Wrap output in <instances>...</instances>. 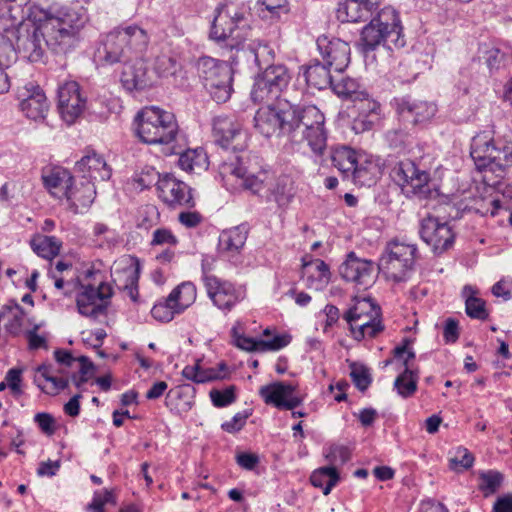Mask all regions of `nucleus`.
<instances>
[{"label": "nucleus", "mask_w": 512, "mask_h": 512, "mask_svg": "<svg viewBox=\"0 0 512 512\" xmlns=\"http://www.w3.org/2000/svg\"><path fill=\"white\" fill-rule=\"evenodd\" d=\"M30 244L32 250L44 259H52L57 256L62 246L61 241L55 236L42 234L35 235Z\"/></svg>", "instance_id": "obj_37"}, {"label": "nucleus", "mask_w": 512, "mask_h": 512, "mask_svg": "<svg viewBox=\"0 0 512 512\" xmlns=\"http://www.w3.org/2000/svg\"><path fill=\"white\" fill-rule=\"evenodd\" d=\"M295 387L284 382H275L262 386L259 390L260 396L266 404L274 405L279 409L292 410L301 404V399L293 396Z\"/></svg>", "instance_id": "obj_22"}, {"label": "nucleus", "mask_w": 512, "mask_h": 512, "mask_svg": "<svg viewBox=\"0 0 512 512\" xmlns=\"http://www.w3.org/2000/svg\"><path fill=\"white\" fill-rule=\"evenodd\" d=\"M17 97L20 109L31 120H43L49 110V103L43 90L33 83L18 89Z\"/></svg>", "instance_id": "obj_20"}, {"label": "nucleus", "mask_w": 512, "mask_h": 512, "mask_svg": "<svg viewBox=\"0 0 512 512\" xmlns=\"http://www.w3.org/2000/svg\"><path fill=\"white\" fill-rule=\"evenodd\" d=\"M196 299V286L192 282H183L174 288L169 294V301L175 302L176 307L182 312Z\"/></svg>", "instance_id": "obj_43"}, {"label": "nucleus", "mask_w": 512, "mask_h": 512, "mask_svg": "<svg viewBox=\"0 0 512 512\" xmlns=\"http://www.w3.org/2000/svg\"><path fill=\"white\" fill-rule=\"evenodd\" d=\"M220 174L224 177L234 176L240 180L239 185L244 189L251 191L256 194L263 188V181L255 175H246V169L242 166L241 158L235 156V161L224 162L220 167Z\"/></svg>", "instance_id": "obj_31"}, {"label": "nucleus", "mask_w": 512, "mask_h": 512, "mask_svg": "<svg viewBox=\"0 0 512 512\" xmlns=\"http://www.w3.org/2000/svg\"><path fill=\"white\" fill-rule=\"evenodd\" d=\"M350 376L353 383L360 391H365L372 381L369 370L362 365L353 364L351 366Z\"/></svg>", "instance_id": "obj_54"}, {"label": "nucleus", "mask_w": 512, "mask_h": 512, "mask_svg": "<svg viewBox=\"0 0 512 512\" xmlns=\"http://www.w3.org/2000/svg\"><path fill=\"white\" fill-rule=\"evenodd\" d=\"M292 114L290 113V102L279 100L276 104L259 108L254 115V129L265 138L285 137L286 144H289V126Z\"/></svg>", "instance_id": "obj_9"}, {"label": "nucleus", "mask_w": 512, "mask_h": 512, "mask_svg": "<svg viewBox=\"0 0 512 512\" xmlns=\"http://www.w3.org/2000/svg\"><path fill=\"white\" fill-rule=\"evenodd\" d=\"M370 314H372V317H380L381 308L371 299H356L354 305L344 314V319L346 321H354L355 319L359 320L361 317L369 318Z\"/></svg>", "instance_id": "obj_39"}, {"label": "nucleus", "mask_w": 512, "mask_h": 512, "mask_svg": "<svg viewBox=\"0 0 512 512\" xmlns=\"http://www.w3.org/2000/svg\"><path fill=\"white\" fill-rule=\"evenodd\" d=\"M419 233L422 240L437 254L446 251L454 243L455 235L451 226L433 216L422 219Z\"/></svg>", "instance_id": "obj_15"}, {"label": "nucleus", "mask_w": 512, "mask_h": 512, "mask_svg": "<svg viewBox=\"0 0 512 512\" xmlns=\"http://www.w3.org/2000/svg\"><path fill=\"white\" fill-rule=\"evenodd\" d=\"M2 316H4V321H6V331L12 336L19 335L25 316L24 309L16 301L11 300L2 306Z\"/></svg>", "instance_id": "obj_36"}, {"label": "nucleus", "mask_w": 512, "mask_h": 512, "mask_svg": "<svg viewBox=\"0 0 512 512\" xmlns=\"http://www.w3.org/2000/svg\"><path fill=\"white\" fill-rule=\"evenodd\" d=\"M310 481L313 486L322 488L324 495H328L339 481V473L335 467H321L312 473Z\"/></svg>", "instance_id": "obj_41"}, {"label": "nucleus", "mask_w": 512, "mask_h": 512, "mask_svg": "<svg viewBox=\"0 0 512 512\" xmlns=\"http://www.w3.org/2000/svg\"><path fill=\"white\" fill-rule=\"evenodd\" d=\"M392 105L401 121L411 125L429 121L437 111L433 103L412 99L409 96L394 98Z\"/></svg>", "instance_id": "obj_16"}, {"label": "nucleus", "mask_w": 512, "mask_h": 512, "mask_svg": "<svg viewBox=\"0 0 512 512\" xmlns=\"http://www.w3.org/2000/svg\"><path fill=\"white\" fill-rule=\"evenodd\" d=\"M212 131L215 142L224 149H232L236 152L246 147L247 135L241 123L232 117L216 116L213 119Z\"/></svg>", "instance_id": "obj_12"}, {"label": "nucleus", "mask_w": 512, "mask_h": 512, "mask_svg": "<svg viewBox=\"0 0 512 512\" xmlns=\"http://www.w3.org/2000/svg\"><path fill=\"white\" fill-rule=\"evenodd\" d=\"M174 304H176L174 301H169L168 295L164 301H159L153 306L151 310L152 317L160 322H170L175 315L182 313Z\"/></svg>", "instance_id": "obj_47"}, {"label": "nucleus", "mask_w": 512, "mask_h": 512, "mask_svg": "<svg viewBox=\"0 0 512 512\" xmlns=\"http://www.w3.org/2000/svg\"><path fill=\"white\" fill-rule=\"evenodd\" d=\"M476 291L472 286L466 285L463 288L465 299V310L469 317L479 320H485L488 317L486 303L483 299L477 297Z\"/></svg>", "instance_id": "obj_40"}, {"label": "nucleus", "mask_w": 512, "mask_h": 512, "mask_svg": "<svg viewBox=\"0 0 512 512\" xmlns=\"http://www.w3.org/2000/svg\"><path fill=\"white\" fill-rule=\"evenodd\" d=\"M331 161L346 177L352 176L355 182L364 184L369 178L366 177L368 173L365 167L358 164L356 152L347 146L333 148L331 151Z\"/></svg>", "instance_id": "obj_21"}, {"label": "nucleus", "mask_w": 512, "mask_h": 512, "mask_svg": "<svg viewBox=\"0 0 512 512\" xmlns=\"http://www.w3.org/2000/svg\"><path fill=\"white\" fill-rule=\"evenodd\" d=\"M491 291L495 297H501L505 301L512 299V280L501 279L492 286Z\"/></svg>", "instance_id": "obj_60"}, {"label": "nucleus", "mask_w": 512, "mask_h": 512, "mask_svg": "<svg viewBox=\"0 0 512 512\" xmlns=\"http://www.w3.org/2000/svg\"><path fill=\"white\" fill-rule=\"evenodd\" d=\"M237 464L246 470H253L259 462V457L253 453H239L236 456Z\"/></svg>", "instance_id": "obj_64"}, {"label": "nucleus", "mask_w": 512, "mask_h": 512, "mask_svg": "<svg viewBox=\"0 0 512 512\" xmlns=\"http://www.w3.org/2000/svg\"><path fill=\"white\" fill-rule=\"evenodd\" d=\"M178 220L183 226L194 228L202 222V216L197 211H185L179 214Z\"/></svg>", "instance_id": "obj_63"}, {"label": "nucleus", "mask_w": 512, "mask_h": 512, "mask_svg": "<svg viewBox=\"0 0 512 512\" xmlns=\"http://www.w3.org/2000/svg\"><path fill=\"white\" fill-rule=\"evenodd\" d=\"M210 398L214 406L226 407L236 400L235 387L229 386L223 390L213 389L210 391Z\"/></svg>", "instance_id": "obj_52"}, {"label": "nucleus", "mask_w": 512, "mask_h": 512, "mask_svg": "<svg viewBox=\"0 0 512 512\" xmlns=\"http://www.w3.org/2000/svg\"><path fill=\"white\" fill-rule=\"evenodd\" d=\"M418 373L405 362L404 371L395 379L394 388L403 398L411 397L417 390Z\"/></svg>", "instance_id": "obj_42"}, {"label": "nucleus", "mask_w": 512, "mask_h": 512, "mask_svg": "<svg viewBox=\"0 0 512 512\" xmlns=\"http://www.w3.org/2000/svg\"><path fill=\"white\" fill-rule=\"evenodd\" d=\"M251 415V413L247 410L243 412H239L233 416L230 421L224 422L222 424V429L229 433L238 432L243 428L246 423L247 418Z\"/></svg>", "instance_id": "obj_58"}, {"label": "nucleus", "mask_w": 512, "mask_h": 512, "mask_svg": "<svg viewBox=\"0 0 512 512\" xmlns=\"http://www.w3.org/2000/svg\"><path fill=\"white\" fill-rule=\"evenodd\" d=\"M248 236L245 224L224 230L219 236V251L228 258L237 256L244 247Z\"/></svg>", "instance_id": "obj_30"}, {"label": "nucleus", "mask_w": 512, "mask_h": 512, "mask_svg": "<svg viewBox=\"0 0 512 512\" xmlns=\"http://www.w3.org/2000/svg\"><path fill=\"white\" fill-rule=\"evenodd\" d=\"M39 326H35L33 329L28 330L25 336L28 340L29 349L36 350L39 348H47V342L44 336L37 334Z\"/></svg>", "instance_id": "obj_62"}, {"label": "nucleus", "mask_w": 512, "mask_h": 512, "mask_svg": "<svg viewBox=\"0 0 512 512\" xmlns=\"http://www.w3.org/2000/svg\"><path fill=\"white\" fill-rule=\"evenodd\" d=\"M136 133L146 144L171 147L178 141L179 127L173 113L156 106L145 107L135 117Z\"/></svg>", "instance_id": "obj_6"}, {"label": "nucleus", "mask_w": 512, "mask_h": 512, "mask_svg": "<svg viewBox=\"0 0 512 512\" xmlns=\"http://www.w3.org/2000/svg\"><path fill=\"white\" fill-rule=\"evenodd\" d=\"M86 108V99L81 95L78 83L69 81L58 89V109L67 124H73Z\"/></svg>", "instance_id": "obj_17"}, {"label": "nucleus", "mask_w": 512, "mask_h": 512, "mask_svg": "<svg viewBox=\"0 0 512 512\" xmlns=\"http://www.w3.org/2000/svg\"><path fill=\"white\" fill-rule=\"evenodd\" d=\"M295 193L293 182L288 177L279 178L272 189L273 199L279 207L288 206Z\"/></svg>", "instance_id": "obj_45"}, {"label": "nucleus", "mask_w": 512, "mask_h": 512, "mask_svg": "<svg viewBox=\"0 0 512 512\" xmlns=\"http://www.w3.org/2000/svg\"><path fill=\"white\" fill-rule=\"evenodd\" d=\"M347 323L350 325L354 339L358 341L366 336L374 338L384 329L380 317H372V314L369 315V318L361 317L359 320L355 319L347 321Z\"/></svg>", "instance_id": "obj_35"}, {"label": "nucleus", "mask_w": 512, "mask_h": 512, "mask_svg": "<svg viewBox=\"0 0 512 512\" xmlns=\"http://www.w3.org/2000/svg\"><path fill=\"white\" fill-rule=\"evenodd\" d=\"M177 238L173 235V233L169 229L159 228L153 232V238L151 241L152 245H171L175 246L177 244Z\"/></svg>", "instance_id": "obj_59"}, {"label": "nucleus", "mask_w": 512, "mask_h": 512, "mask_svg": "<svg viewBox=\"0 0 512 512\" xmlns=\"http://www.w3.org/2000/svg\"><path fill=\"white\" fill-rule=\"evenodd\" d=\"M480 479L482 481L480 489L494 493L500 487L503 481V475L500 472L490 470L481 473Z\"/></svg>", "instance_id": "obj_55"}, {"label": "nucleus", "mask_w": 512, "mask_h": 512, "mask_svg": "<svg viewBox=\"0 0 512 512\" xmlns=\"http://www.w3.org/2000/svg\"><path fill=\"white\" fill-rule=\"evenodd\" d=\"M332 90L335 94H337L339 97L345 98V99H358L360 96L359 84L352 78H342L339 81H333V84L331 85Z\"/></svg>", "instance_id": "obj_48"}, {"label": "nucleus", "mask_w": 512, "mask_h": 512, "mask_svg": "<svg viewBox=\"0 0 512 512\" xmlns=\"http://www.w3.org/2000/svg\"><path fill=\"white\" fill-rule=\"evenodd\" d=\"M417 251L415 244L392 240L387 243L377 269L388 280L395 283L407 282L414 272Z\"/></svg>", "instance_id": "obj_8"}, {"label": "nucleus", "mask_w": 512, "mask_h": 512, "mask_svg": "<svg viewBox=\"0 0 512 512\" xmlns=\"http://www.w3.org/2000/svg\"><path fill=\"white\" fill-rule=\"evenodd\" d=\"M96 196L95 183L81 179L79 182H71L64 199L68 209L74 213H83L94 202Z\"/></svg>", "instance_id": "obj_23"}, {"label": "nucleus", "mask_w": 512, "mask_h": 512, "mask_svg": "<svg viewBox=\"0 0 512 512\" xmlns=\"http://www.w3.org/2000/svg\"><path fill=\"white\" fill-rule=\"evenodd\" d=\"M281 93L266 81L260 74L256 77L251 90V99L255 103H268L280 100Z\"/></svg>", "instance_id": "obj_44"}, {"label": "nucleus", "mask_w": 512, "mask_h": 512, "mask_svg": "<svg viewBox=\"0 0 512 512\" xmlns=\"http://www.w3.org/2000/svg\"><path fill=\"white\" fill-rule=\"evenodd\" d=\"M330 66L313 60L310 64L302 66L303 75L307 85L317 90L331 87L333 79L330 73Z\"/></svg>", "instance_id": "obj_32"}, {"label": "nucleus", "mask_w": 512, "mask_h": 512, "mask_svg": "<svg viewBox=\"0 0 512 512\" xmlns=\"http://www.w3.org/2000/svg\"><path fill=\"white\" fill-rule=\"evenodd\" d=\"M205 288L213 304L225 312L230 311L243 298L241 291L231 282L216 276L205 278Z\"/></svg>", "instance_id": "obj_19"}, {"label": "nucleus", "mask_w": 512, "mask_h": 512, "mask_svg": "<svg viewBox=\"0 0 512 512\" xmlns=\"http://www.w3.org/2000/svg\"><path fill=\"white\" fill-rule=\"evenodd\" d=\"M376 270L373 261L359 258L355 252H350L340 265L339 274L345 281L367 289L375 282Z\"/></svg>", "instance_id": "obj_13"}, {"label": "nucleus", "mask_w": 512, "mask_h": 512, "mask_svg": "<svg viewBox=\"0 0 512 512\" xmlns=\"http://www.w3.org/2000/svg\"><path fill=\"white\" fill-rule=\"evenodd\" d=\"M44 187L56 199L63 200L69 189L73 176L62 167H46L42 170Z\"/></svg>", "instance_id": "obj_27"}, {"label": "nucleus", "mask_w": 512, "mask_h": 512, "mask_svg": "<svg viewBox=\"0 0 512 512\" xmlns=\"http://www.w3.org/2000/svg\"><path fill=\"white\" fill-rule=\"evenodd\" d=\"M232 334L234 337V342L237 347H239L242 350L252 352V351H258L260 348L259 339H255L252 337H247L244 335H238L237 334V328H232Z\"/></svg>", "instance_id": "obj_56"}, {"label": "nucleus", "mask_w": 512, "mask_h": 512, "mask_svg": "<svg viewBox=\"0 0 512 512\" xmlns=\"http://www.w3.org/2000/svg\"><path fill=\"white\" fill-rule=\"evenodd\" d=\"M291 341L287 334L272 335L269 339H259V352L278 351L286 347Z\"/></svg>", "instance_id": "obj_53"}, {"label": "nucleus", "mask_w": 512, "mask_h": 512, "mask_svg": "<svg viewBox=\"0 0 512 512\" xmlns=\"http://www.w3.org/2000/svg\"><path fill=\"white\" fill-rule=\"evenodd\" d=\"M111 296L112 288L107 283L100 282L97 287L83 285L76 299L78 312L85 317L97 319L105 314Z\"/></svg>", "instance_id": "obj_11"}, {"label": "nucleus", "mask_w": 512, "mask_h": 512, "mask_svg": "<svg viewBox=\"0 0 512 512\" xmlns=\"http://www.w3.org/2000/svg\"><path fill=\"white\" fill-rule=\"evenodd\" d=\"M216 16L211 25L210 39L224 43L231 49H236V59L253 62L264 71L260 74L270 85L280 93L287 88L291 74L283 64H272L274 51L267 44L243 45L249 36L251 16L250 7L244 1H226L216 9Z\"/></svg>", "instance_id": "obj_2"}, {"label": "nucleus", "mask_w": 512, "mask_h": 512, "mask_svg": "<svg viewBox=\"0 0 512 512\" xmlns=\"http://www.w3.org/2000/svg\"><path fill=\"white\" fill-rule=\"evenodd\" d=\"M166 153L180 154L178 164L184 171L191 173H199L208 167V157L203 149H188L180 153L176 150L175 145L168 147Z\"/></svg>", "instance_id": "obj_33"}, {"label": "nucleus", "mask_w": 512, "mask_h": 512, "mask_svg": "<svg viewBox=\"0 0 512 512\" xmlns=\"http://www.w3.org/2000/svg\"><path fill=\"white\" fill-rule=\"evenodd\" d=\"M34 421L38 424L39 428L47 435H52L55 432V420L49 413H37Z\"/></svg>", "instance_id": "obj_61"}, {"label": "nucleus", "mask_w": 512, "mask_h": 512, "mask_svg": "<svg viewBox=\"0 0 512 512\" xmlns=\"http://www.w3.org/2000/svg\"><path fill=\"white\" fill-rule=\"evenodd\" d=\"M381 44L389 49L392 45L397 48L405 45L399 16L392 7L381 9L361 32L362 52L373 51Z\"/></svg>", "instance_id": "obj_7"}, {"label": "nucleus", "mask_w": 512, "mask_h": 512, "mask_svg": "<svg viewBox=\"0 0 512 512\" xmlns=\"http://www.w3.org/2000/svg\"><path fill=\"white\" fill-rule=\"evenodd\" d=\"M150 36L138 25L119 26L109 32L103 42V59L109 64L128 63L141 58L148 48Z\"/></svg>", "instance_id": "obj_4"}, {"label": "nucleus", "mask_w": 512, "mask_h": 512, "mask_svg": "<svg viewBox=\"0 0 512 512\" xmlns=\"http://www.w3.org/2000/svg\"><path fill=\"white\" fill-rule=\"evenodd\" d=\"M213 87L204 85L213 100L217 103L226 102L232 92V69L231 67H223L222 71L214 78Z\"/></svg>", "instance_id": "obj_34"}, {"label": "nucleus", "mask_w": 512, "mask_h": 512, "mask_svg": "<svg viewBox=\"0 0 512 512\" xmlns=\"http://www.w3.org/2000/svg\"><path fill=\"white\" fill-rule=\"evenodd\" d=\"M290 113L289 144L294 147L306 143L315 156H323L327 148L324 114L315 105L300 107L291 102Z\"/></svg>", "instance_id": "obj_3"}, {"label": "nucleus", "mask_w": 512, "mask_h": 512, "mask_svg": "<svg viewBox=\"0 0 512 512\" xmlns=\"http://www.w3.org/2000/svg\"><path fill=\"white\" fill-rule=\"evenodd\" d=\"M302 276L308 288L323 290L329 283L331 272L329 266L321 259L303 261Z\"/></svg>", "instance_id": "obj_29"}, {"label": "nucleus", "mask_w": 512, "mask_h": 512, "mask_svg": "<svg viewBox=\"0 0 512 512\" xmlns=\"http://www.w3.org/2000/svg\"><path fill=\"white\" fill-rule=\"evenodd\" d=\"M470 155L477 170L502 178L512 166V142L507 139L494 140L489 132L484 131L472 138Z\"/></svg>", "instance_id": "obj_5"}, {"label": "nucleus", "mask_w": 512, "mask_h": 512, "mask_svg": "<svg viewBox=\"0 0 512 512\" xmlns=\"http://www.w3.org/2000/svg\"><path fill=\"white\" fill-rule=\"evenodd\" d=\"M9 34L0 30V68L3 70L15 60L18 51L16 42L13 43Z\"/></svg>", "instance_id": "obj_46"}, {"label": "nucleus", "mask_w": 512, "mask_h": 512, "mask_svg": "<svg viewBox=\"0 0 512 512\" xmlns=\"http://www.w3.org/2000/svg\"><path fill=\"white\" fill-rule=\"evenodd\" d=\"M474 463L473 455L463 447H458L455 451L454 456L449 459L450 469L460 472L467 470L472 467Z\"/></svg>", "instance_id": "obj_50"}, {"label": "nucleus", "mask_w": 512, "mask_h": 512, "mask_svg": "<svg viewBox=\"0 0 512 512\" xmlns=\"http://www.w3.org/2000/svg\"><path fill=\"white\" fill-rule=\"evenodd\" d=\"M390 176L397 185L406 189L407 193L421 198H427L431 193L429 173L419 169L410 159L396 162L390 171Z\"/></svg>", "instance_id": "obj_10"}, {"label": "nucleus", "mask_w": 512, "mask_h": 512, "mask_svg": "<svg viewBox=\"0 0 512 512\" xmlns=\"http://www.w3.org/2000/svg\"><path fill=\"white\" fill-rule=\"evenodd\" d=\"M324 456L330 464L328 467L336 468L345 464L350 459V452L346 446L334 444L325 450Z\"/></svg>", "instance_id": "obj_51"}, {"label": "nucleus", "mask_w": 512, "mask_h": 512, "mask_svg": "<svg viewBox=\"0 0 512 512\" xmlns=\"http://www.w3.org/2000/svg\"><path fill=\"white\" fill-rule=\"evenodd\" d=\"M317 49L324 60V64L337 72H342L350 63V46L339 38L319 36L316 40Z\"/></svg>", "instance_id": "obj_18"}, {"label": "nucleus", "mask_w": 512, "mask_h": 512, "mask_svg": "<svg viewBox=\"0 0 512 512\" xmlns=\"http://www.w3.org/2000/svg\"><path fill=\"white\" fill-rule=\"evenodd\" d=\"M228 65L224 62H219L214 58L205 56L198 59L196 69L198 76L203 81V85L213 87L214 78L222 71L223 67Z\"/></svg>", "instance_id": "obj_38"}, {"label": "nucleus", "mask_w": 512, "mask_h": 512, "mask_svg": "<svg viewBox=\"0 0 512 512\" xmlns=\"http://www.w3.org/2000/svg\"><path fill=\"white\" fill-rule=\"evenodd\" d=\"M134 60V64L124 63L125 66L121 74L124 88L133 91L151 87L155 82L153 74L148 71L142 57Z\"/></svg>", "instance_id": "obj_25"}, {"label": "nucleus", "mask_w": 512, "mask_h": 512, "mask_svg": "<svg viewBox=\"0 0 512 512\" xmlns=\"http://www.w3.org/2000/svg\"><path fill=\"white\" fill-rule=\"evenodd\" d=\"M75 170L81 174V179L94 183L97 180H108L111 177V170L105 160L95 152L88 153L77 161Z\"/></svg>", "instance_id": "obj_26"}, {"label": "nucleus", "mask_w": 512, "mask_h": 512, "mask_svg": "<svg viewBox=\"0 0 512 512\" xmlns=\"http://www.w3.org/2000/svg\"><path fill=\"white\" fill-rule=\"evenodd\" d=\"M180 64L169 55H160L154 62V73L159 77H168L176 74Z\"/></svg>", "instance_id": "obj_49"}, {"label": "nucleus", "mask_w": 512, "mask_h": 512, "mask_svg": "<svg viewBox=\"0 0 512 512\" xmlns=\"http://www.w3.org/2000/svg\"><path fill=\"white\" fill-rule=\"evenodd\" d=\"M378 7V0H345L338 4L336 16L343 23L365 21Z\"/></svg>", "instance_id": "obj_24"}, {"label": "nucleus", "mask_w": 512, "mask_h": 512, "mask_svg": "<svg viewBox=\"0 0 512 512\" xmlns=\"http://www.w3.org/2000/svg\"><path fill=\"white\" fill-rule=\"evenodd\" d=\"M87 21L83 7L0 0V30L16 38L18 52L30 62L42 61L44 46L55 54L74 49Z\"/></svg>", "instance_id": "obj_1"}, {"label": "nucleus", "mask_w": 512, "mask_h": 512, "mask_svg": "<svg viewBox=\"0 0 512 512\" xmlns=\"http://www.w3.org/2000/svg\"><path fill=\"white\" fill-rule=\"evenodd\" d=\"M157 176V190L159 198L169 206H185L191 208L195 205L191 188L176 179L171 174L160 176L157 172L153 171Z\"/></svg>", "instance_id": "obj_14"}, {"label": "nucleus", "mask_w": 512, "mask_h": 512, "mask_svg": "<svg viewBox=\"0 0 512 512\" xmlns=\"http://www.w3.org/2000/svg\"><path fill=\"white\" fill-rule=\"evenodd\" d=\"M117 105L116 100L98 99L91 102L90 107L96 115L101 119L107 118L108 115L115 109Z\"/></svg>", "instance_id": "obj_57"}, {"label": "nucleus", "mask_w": 512, "mask_h": 512, "mask_svg": "<svg viewBox=\"0 0 512 512\" xmlns=\"http://www.w3.org/2000/svg\"><path fill=\"white\" fill-rule=\"evenodd\" d=\"M35 371L34 383L46 394L56 395L69 386V379L58 377L56 374L62 371L56 370L52 364L43 363Z\"/></svg>", "instance_id": "obj_28"}]
</instances>
